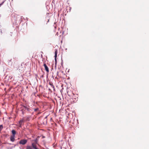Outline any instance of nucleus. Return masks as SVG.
Wrapping results in <instances>:
<instances>
[{
	"label": "nucleus",
	"mask_w": 149,
	"mask_h": 149,
	"mask_svg": "<svg viewBox=\"0 0 149 149\" xmlns=\"http://www.w3.org/2000/svg\"><path fill=\"white\" fill-rule=\"evenodd\" d=\"M26 110H27L28 111L30 112L31 111V109L27 107L26 106H23L21 107V111L22 112V113L23 114H24L25 112V111Z\"/></svg>",
	"instance_id": "nucleus-1"
},
{
	"label": "nucleus",
	"mask_w": 149,
	"mask_h": 149,
	"mask_svg": "<svg viewBox=\"0 0 149 149\" xmlns=\"http://www.w3.org/2000/svg\"><path fill=\"white\" fill-rule=\"evenodd\" d=\"M38 139L36 138V139L34 140V141L35 143L36 144H37L38 143Z\"/></svg>",
	"instance_id": "nucleus-9"
},
{
	"label": "nucleus",
	"mask_w": 149,
	"mask_h": 149,
	"mask_svg": "<svg viewBox=\"0 0 149 149\" xmlns=\"http://www.w3.org/2000/svg\"><path fill=\"white\" fill-rule=\"evenodd\" d=\"M44 77L43 75H42L41 77H40L43 78Z\"/></svg>",
	"instance_id": "nucleus-20"
},
{
	"label": "nucleus",
	"mask_w": 149,
	"mask_h": 149,
	"mask_svg": "<svg viewBox=\"0 0 149 149\" xmlns=\"http://www.w3.org/2000/svg\"><path fill=\"white\" fill-rule=\"evenodd\" d=\"M5 0H4L0 4V7L3 4L4 2L5 1Z\"/></svg>",
	"instance_id": "nucleus-12"
},
{
	"label": "nucleus",
	"mask_w": 149,
	"mask_h": 149,
	"mask_svg": "<svg viewBox=\"0 0 149 149\" xmlns=\"http://www.w3.org/2000/svg\"><path fill=\"white\" fill-rule=\"evenodd\" d=\"M10 64V65H11L12 64V63H10V64Z\"/></svg>",
	"instance_id": "nucleus-23"
},
{
	"label": "nucleus",
	"mask_w": 149,
	"mask_h": 149,
	"mask_svg": "<svg viewBox=\"0 0 149 149\" xmlns=\"http://www.w3.org/2000/svg\"><path fill=\"white\" fill-rule=\"evenodd\" d=\"M1 14H0V18L1 17Z\"/></svg>",
	"instance_id": "nucleus-21"
},
{
	"label": "nucleus",
	"mask_w": 149,
	"mask_h": 149,
	"mask_svg": "<svg viewBox=\"0 0 149 149\" xmlns=\"http://www.w3.org/2000/svg\"><path fill=\"white\" fill-rule=\"evenodd\" d=\"M24 122V120L23 119H21L20 120L19 122V123H22V122Z\"/></svg>",
	"instance_id": "nucleus-11"
},
{
	"label": "nucleus",
	"mask_w": 149,
	"mask_h": 149,
	"mask_svg": "<svg viewBox=\"0 0 149 149\" xmlns=\"http://www.w3.org/2000/svg\"><path fill=\"white\" fill-rule=\"evenodd\" d=\"M19 125L18 126L20 127H22V124L19 123Z\"/></svg>",
	"instance_id": "nucleus-17"
},
{
	"label": "nucleus",
	"mask_w": 149,
	"mask_h": 149,
	"mask_svg": "<svg viewBox=\"0 0 149 149\" xmlns=\"http://www.w3.org/2000/svg\"><path fill=\"white\" fill-rule=\"evenodd\" d=\"M63 60L62 59V58L61 59V66H63Z\"/></svg>",
	"instance_id": "nucleus-16"
},
{
	"label": "nucleus",
	"mask_w": 149,
	"mask_h": 149,
	"mask_svg": "<svg viewBox=\"0 0 149 149\" xmlns=\"http://www.w3.org/2000/svg\"><path fill=\"white\" fill-rule=\"evenodd\" d=\"M32 146L34 149H35V148H37L36 145H35L33 143H32Z\"/></svg>",
	"instance_id": "nucleus-8"
},
{
	"label": "nucleus",
	"mask_w": 149,
	"mask_h": 149,
	"mask_svg": "<svg viewBox=\"0 0 149 149\" xmlns=\"http://www.w3.org/2000/svg\"><path fill=\"white\" fill-rule=\"evenodd\" d=\"M47 116H46L45 118V119H46L47 118Z\"/></svg>",
	"instance_id": "nucleus-19"
},
{
	"label": "nucleus",
	"mask_w": 149,
	"mask_h": 149,
	"mask_svg": "<svg viewBox=\"0 0 149 149\" xmlns=\"http://www.w3.org/2000/svg\"><path fill=\"white\" fill-rule=\"evenodd\" d=\"M57 50L55 49V56H54V57L55 58H57Z\"/></svg>",
	"instance_id": "nucleus-7"
},
{
	"label": "nucleus",
	"mask_w": 149,
	"mask_h": 149,
	"mask_svg": "<svg viewBox=\"0 0 149 149\" xmlns=\"http://www.w3.org/2000/svg\"><path fill=\"white\" fill-rule=\"evenodd\" d=\"M15 136H10V139L11 141L14 142L15 141Z\"/></svg>",
	"instance_id": "nucleus-4"
},
{
	"label": "nucleus",
	"mask_w": 149,
	"mask_h": 149,
	"mask_svg": "<svg viewBox=\"0 0 149 149\" xmlns=\"http://www.w3.org/2000/svg\"><path fill=\"white\" fill-rule=\"evenodd\" d=\"M55 65H56V63H57V59H56V58H55Z\"/></svg>",
	"instance_id": "nucleus-13"
},
{
	"label": "nucleus",
	"mask_w": 149,
	"mask_h": 149,
	"mask_svg": "<svg viewBox=\"0 0 149 149\" xmlns=\"http://www.w3.org/2000/svg\"><path fill=\"white\" fill-rule=\"evenodd\" d=\"M12 60L11 59H10L8 60V62L9 63L10 62H11V61Z\"/></svg>",
	"instance_id": "nucleus-18"
},
{
	"label": "nucleus",
	"mask_w": 149,
	"mask_h": 149,
	"mask_svg": "<svg viewBox=\"0 0 149 149\" xmlns=\"http://www.w3.org/2000/svg\"><path fill=\"white\" fill-rule=\"evenodd\" d=\"M11 132L12 134V136H15V134L16 133V131L15 130H12Z\"/></svg>",
	"instance_id": "nucleus-5"
},
{
	"label": "nucleus",
	"mask_w": 149,
	"mask_h": 149,
	"mask_svg": "<svg viewBox=\"0 0 149 149\" xmlns=\"http://www.w3.org/2000/svg\"><path fill=\"white\" fill-rule=\"evenodd\" d=\"M3 128V126L2 125H0V132L2 130Z\"/></svg>",
	"instance_id": "nucleus-10"
},
{
	"label": "nucleus",
	"mask_w": 149,
	"mask_h": 149,
	"mask_svg": "<svg viewBox=\"0 0 149 149\" xmlns=\"http://www.w3.org/2000/svg\"><path fill=\"white\" fill-rule=\"evenodd\" d=\"M34 110L35 111H37L39 110V108H36L34 109Z\"/></svg>",
	"instance_id": "nucleus-15"
},
{
	"label": "nucleus",
	"mask_w": 149,
	"mask_h": 149,
	"mask_svg": "<svg viewBox=\"0 0 149 149\" xmlns=\"http://www.w3.org/2000/svg\"><path fill=\"white\" fill-rule=\"evenodd\" d=\"M46 122H47V120H46V121H45Z\"/></svg>",
	"instance_id": "nucleus-26"
},
{
	"label": "nucleus",
	"mask_w": 149,
	"mask_h": 149,
	"mask_svg": "<svg viewBox=\"0 0 149 149\" xmlns=\"http://www.w3.org/2000/svg\"><path fill=\"white\" fill-rule=\"evenodd\" d=\"M49 84L51 86V87H52L53 88H54V86L53 85L52 83L49 82Z\"/></svg>",
	"instance_id": "nucleus-6"
},
{
	"label": "nucleus",
	"mask_w": 149,
	"mask_h": 149,
	"mask_svg": "<svg viewBox=\"0 0 149 149\" xmlns=\"http://www.w3.org/2000/svg\"><path fill=\"white\" fill-rule=\"evenodd\" d=\"M26 149H32L31 147L29 146H28L26 147Z\"/></svg>",
	"instance_id": "nucleus-14"
},
{
	"label": "nucleus",
	"mask_w": 149,
	"mask_h": 149,
	"mask_svg": "<svg viewBox=\"0 0 149 149\" xmlns=\"http://www.w3.org/2000/svg\"><path fill=\"white\" fill-rule=\"evenodd\" d=\"M43 65L45 67V70L47 72H49V69L46 63H44L43 64Z\"/></svg>",
	"instance_id": "nucleus-3"
},
{
	"label": "nucleus",
	"mask_w": 149,
	"mask_h": 149,
	"mask_svg": "<svg viewBox=\"0 0 149 149\" xmlns=\"http://www.w3.org/2000/svg\"><path fill=\"white\" fill-rule=\"evenodd\" d=\"M27 142V140L26 139H24L20 140L19 142V143L20 144L24 145L26 144Z\"/></svg>",
	"instance_id": "nucleus-2"
},
{
	"label": "nucleus",
	"mask_w": 149,
	"mask_h": 149,
	"mask_svg": "<svg viewBox=\"0 0 149 149\" xmlns=\"http://www.w3.org/2000/svg\"><path fill=\"white\" fill-rule=\"evenodd\" d=\"M69 96H70L69 94H68Z\"/></svg>",
	"instance_id": "nucleus-25"
},
{
	"label": "nucleus",
	"mask_w": 149,
	"mask_h": 149,
	"mask_svg": "<svg viewBox=\"0 0 149 149\" xmlns=\"http://www.w3.org/2000/svg\"><path fill=\"white\" fill-rule=\"evenodd\" d=\"M35 149H38V148H35Z\"/></svg>",
	"instance_id": "nucleus-22"
},
{
	"label": "nucleus",
	"mask_w": 149,
	"mask_h": 149,
	"mask_svg": "<svg viewBox=\"0 0 149 149\" xmlns=\"http://www.w3.org/2000/svg\"><path fill=\"white\" fill-rule=\"evenodd\" d=\"M57 74H58V72H57Z\"/></svg>",
	"instance_id": "nucleus-24"
}]
</instances>
